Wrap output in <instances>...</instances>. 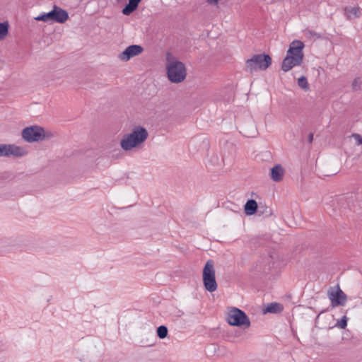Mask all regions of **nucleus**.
Masks as SVG:
<instances>
[{"label": "nucleus", "instance_id": "obj_1", "mask_svg": "<svg viewBox=\"0 0 362 362\" xmlns=\"http://www.w3.org/2000/svg\"><path fill=\"white\" fill-rule=\"evenodd\" d=\"M165 67L170 82L178 84L186 79L187 71L185 64L170 50L165 54Z\"/></svg>", "mask_w": 362, "mask_h": 362}, {"label": "nucleus", "instance_id": "obj_2", "mask_svg": "<svg viewBox=\"0 0 362 362\" xmlns=\"http://www.w3.org/2000/svg\"><path fill=\"white\" fill-rule=\"evenodd\" d=\"M305 45L300 40H293L287 50L286 56L283 59L281 69L287 72L293 67L301 64L303 60V48Z\"/></svg>", "mask_w": 362, "mask_h": 362}, {"label": "nucleus", "instance_id": "obj_3", "mask_svg": "<svg viewBox=\"0 0 362 362\" xmlns=\"http://www.w3.org/2000/svg\"><path fill=\"white\" fill-rule=\"evenodd\" d=\"M148 136V132L144 127L136 126L131 133L124 135L120 141L121 148L125 151L136 148L146 140Z\"/></svg>", "mask_w": 362, "mask_h": 362}, {"label": "nucleus", "instance_id": "obj_4", "mask_svg": "<svg viewBox=\"0 0 362 362\" xmlns=\"http://www.w3.org/2000/svg\"><path fill=\"white\" fill-rule=\"evenodd\" d=\"M272 62V58L269 54H255L246 60L245 71L250 74L257 70L264 71L271 66Z\"/></svg>", "mask_w": 362, "mask_h": 362}, {"label": "nucleus", "instance_id": "obj_5", "mask_svg": "<svg viewBox=\"0 0 362 362\" xmlns=\"http://www.w3.org/2000/svg\"><path fill=\"white\" fill-rule=\"evenodd\" d=\"M22 138L28 143H33L45 139H48L53 136L51 132H45V129L38 125L27 127L22 130Z\"/></svg>", "mask_w": 362, "mask_h": 362}, {"label": "nucleus", "instance_id": "obj_6", "mask_svg": "<svg viewBox=\"0 0 362 362\" xmlns=\"http://www.w3.org/2000/svg\"><path fill=\"white\" fill-rule=\"evenodd\" d=\"M226 321L232 326L246 328L250 327V320L245 313L235 307L231 308L228 312Z\"/></svg>", "mask_w": 362, "mask_h": 362}, {"label": "nucleus", "instance_id": "obj_7", "mask_svg": "<svg viewBox=\"0 0 362 362\" xmlns=\"http://www.w3.org/2000/svg\"><path fill=\"white\" fill-rule=\"evenodd\" d=\"M203 284L205 289L209 292L215 291L218 285L216 281L214 262L212 259H209L203 269L202 273Z\"/></svg>", "mask_w": 362, "mask_h": 362}, {"label": "nucleus", "instance_id": "obj_8", "mask_svg": "<svg viewBox=\"0 0 362 362\" xmlns=\"http://www.w3.org/2000/svg\"><path fill=\"white\" fill-rule=\"evenodd\" d=\"M328 298L331 301L332 307L344 305L346 301V295L342 291L339 286L331 287L327 292Z\"/></svg>", "mask_w": 362, "mask_h": 362}, {"label": "nucleus", "instance_id": "obj_9", "mask_svg": "<svg viewBox=\"0 0 362 362\" xmlns=\"http://www.w3.org/2000/svg\"><path fill=\"white\" fill-rule=\"evenodd\" d=\"M144 51L142 46L139 45H131L128 46L123 52H122L118 57L123 62H127L132 58L141 54Z\"/></svg>", "mask_w": 362, "mask_h": 362}, {"label": "nucleus", "instance_id": "obj_10", "mask_svg": "<svg viewBox=\"0 0 362 362\" xmlns=\"http://www.w3.org/2000/svg\"><path fill=\"white\" fill-rule=\"evenodd\" d=\"M54 22L58 23H64L69 19L68 12L54 5L53 6Z\"/></svg>", "mask_w": 362, "mask_h": 362}, {"label": "nucleus", "instance_id": "obj_11", "mask_svg": "<svg viewBox=\"0 0 362 362\" xmlns=\"http://www.w3.org/2000/svg\"><path fill=\"white\" fill-rule=\"evenodd\" d=\"M7 157L13 156L16 158H20L27 155L28 151L23 147L16 146L15 144H8Z\"/></svg>", "mask_w": 362, "mask_h": 362}, {"label": "nucleus", "instance_id": "obj_12", "mask_svg": "<svg viewBox=\"0 0 362 362\" xmlns=\"http://www.w3.org/2000/svg\"><path fill=\"white\" fill-rule=\"evenodd\" d=\"M241 133L247 137H255L257 134V129L252 122L244 125L241 128Z\"/></svg>", "mask_w": 362, "mask_h": 362}, {"label": "nucleus", "instance_id": "obj_13", "mask_svg": "<svg viewBox=\"0 0 362 362\" xmlns=\"http://www.w3.org/2000/svg\"><path fill=\"white\" fill-rule=\"evenodd\" d=\"M344 15L349 21L358 18L361 16V12L359 7H349L344 8Z\"/></svg>", "mask_w": 362, "mask_h": 362}, {"label": "nucleus", "instance_id": "obj_14", "mask_svg": "<svg viewBox=\"0 0 362 362\" xmlns=\"http://www.w3.org/2000/svg\"><path fill=\"white\" fill-rule=\"evenodd\" d=\"M284 170L281 165H276L271 169V178L274 182H280L283 179Z\"/></svg>", "mask_w": 362, "mask_h": 362}, {"label": "nucleus", "instance_id": "obj_15", "mask_svg": "<svg viewBox=\"0 0 362 362\" xmlns=\"http://www.w3.org/2000/svg\"><path fill=\"white\" fill-rule=\"evenodd\" d=\"M257 207V203L255 199H249L244 206L245 213L248 216L253 215L256 213Z\"/></svg>", "mask_w": 362, "mask_h": 362}, {"label": "nucleus", "instance_id": "obj_16", "mask_svg": "<svg viewBox=\"0 0 362 362\" xmlns=\"http://www.w3.org/2000/svg\"><path fill=\"white\" fill-rule=\"evenodd\" d=\"M284 309V307L281 304L278 303H272L268 304L267 308L264 310V313H279L281 312Z\"/></svg>", "mask_w": 362, "mask_h": 362}, {"label": "nucleus", "instance_id": "obj_17", "mask_svg": "<svg viewBox=\"0 0 362 362\" xmlns=\"http://www.w3.org/2000/svg\"><path fill=\"white\" fill-rule=\"evenodd\" d=\"M9 24L8 21L0 23V40L5 39L8 33Z\"/></svg>", "mask_w": 362, "mask_h": 362}, {"label": "nucleus", "instance_id": "obj_18", "mask_svg": "<svg viewBox=\"0 0 362 362\" xmlns=\"http://www.w3.org/2000/svg\"><path fill=\"white\" fill-rule=\"evenodd\" d=\"M138 6L128 2L122 8V13L125 16H129L137 9Z\"/></svg>", "mask_w": 362, "mask_h": 362}, {"label": "nucleus", "instance_id": "obj_19", "mask_svg": "<svg viewBox=\"0 0 362 362\" xmlns=\"http://www.w3.org/2000/svg\"><path fill=\"white\" fill-rule=\"evenodd\" d=\"M298 85L299 86V87L305 90H307L309 88L307 78L305 76H301L300 78H298Z\"/></svg>", "mask_w": 362, "mask_h": 362}, {"label": "nucleus", "instance_id": "obj_20", "mask_svg": "<svg viewBox=\"0 0 362 362\" xmlns=\"http://www.w3.org/2000/svg\"><path fill=\"white\" fill-rule=\"evenodd\" d=\"M168 330L166 326L160 325V339H164L168 336Z\"/></svg>", "mask_w": 362, "mask_h": 362}, {"label": "nucleus", "instance_id": "obj_21", "mask_svg": "<svg viewBox=\"0 0 362 362\" xmlns=\"http://www.w3.org/2000/svg\"><path fill=\"white\" fill-rule=\"evenodd\" d=\"M8 144H0V157H7Z\"/></svg>", "mask_w": 362, "mask_h": 362}, {"label": "nucleus", "instance_id": "obj_22", "mask_svg": "<svg viewBox=\"0 0 362 362\" xmlns=\"http://www.w3.org/2000/svg\"><path fill=\"white\" fill-rule=\"evenodd\" d=\"M350 137L354 138L356 140V144L360 146L362 144V136L357 133L352 134Z\"/></svg>", "mask_w": 362, "mask_h": 362}, {"label": "nucleus", "instance_id": "obj_23", "mask_svg": "<svg viewBox=\"0 0 362 362\" xmlns=\"http://www.w3.org/2000/svg\"><path fill=\"white\" fill-rule=\"evenodd\" d=\"M337 325L341 329H344L347 326V318L344 316L339 321L337 322Z\"/></svg>", "mask_w": 362, "mask_h": 362}, {"label": "nucleus", "instance_id": "obj_24", "mask_svg": "<svg viewBox=\"0 0 362 362\" xmlns=\"http://www.w3.org/2000/svg\"><path fill=\"white\" fill-rule=\"evenodd\" d=\"M35 19L37 21H43L45 23H49L45 13H42L38 16L35 17Z\"/></svg>", "mask_w": 362, "mask_h": 362}, {"label": "nucleus", "instance_id": "obj_25", "mask_svg": "<svg viewBox=\"0 0 362 362\" xmlns=\"http://www.w3.org/2000/svg\"><path fill=\"white\" fill-rule=\"evenodd\" d=\"M361 86V81L359 78H355L354 81L352 83V88L354 90H357L360 88Z\"/></svg>", "mask_w": 362, "mask_h": 362}, {"label": "nucleus", "instance_id": "obj_26", "mask_svg": "<svg viewBox=\"0 0 362 362\" xmlns=\"http://www.w3.org/2000/svg\"><path fill=\"white\" fill-rule=\"evenodd\" d=\"M45 13L47 15V18L48 20V22L54 23L53 8L50 11Z\"/></svg>", "mask_w": 362, "mask_h": 362}, {"label": "nucleus", "instance_id": "obj_27", "mask_svg": "<svg viewBox=\"0 0 362 362\" xmlns=\"http://www.w3.org/2000/svg\"><path fill=\"white\" fill-rule=\"evenodd\" d=\"M206 1L210 5L216 6L218 4L219 0H206Z\"/></svg>", "mask_w": 362, "mask_h": 362}, {"label": "nucleus", "instance_id": "obj_28", "mask_svg": "<svg viewBox=\"0 0 362 362\" xmlns=\"http://www.w3.org/2000/svg\"><path fill=\"white\" fill-rule=\"evenodd\" d=\"M141 1V0H129L128 2L136 6H139V3Z\"/></svg>", "mask_w": 362, "mask_h": 362}, {"label": "nucleus", "instance_id": "obj_29", "mask_svg": "<svg viewBox=\"0 0 362 362\" xmlns=\"http://www.w3.org/2000/svg\"><path fill=\"white\" fill-rule=\"evenodd\" d=\"M11 175L9 174L8 173H4L1 175V177L3 179H8V178H11Z\"/></svg>", "mask_w": 362, "mask_h": 362}, {"label": "nucleus", "instance_id": "obj_30", "mask_svg": "<svg viewBox=\"0 0 362 362\" xmlns=\"http://www.w3.org/2000/svg\"><path fill=\"white\" fill-rule=\"evenodd\" d=\"M169 122L167 121L166 122V124H163V126H164V130L168 132L169 131Z\"/></svg>", "mask_w": 362, "mask_h": 362}, {"label": "nucleus", "instance_id": "obj_31", "mask_svg": "<svg viewBox=\"0 0 362 362\" xmlns=\"http://www.w3.org/2000/svg\"><path fill=\"white\" fill-rule=\"evenodd\" d=\"M308 142L309 143H312L313 141V133H310L309 135H308Z\"/></svg>", "mask_w": 362, "mask_h": 362}, {"label": "nucleus", "instance_id": "obj_32", "mask_svg": "<svg viewBox=\"0 0 362 362\" xmlns=\"http://www.w3.org/2000/svg\"><path fill=\"white\" fill-rule=\"evenodd\" d=\"M141 342L143 344H142L143 346H152V345H153L155 344V342H153V343H145V342H143V341H141Z\"/></svg>", "mask_w": 362, "mask_h": 362}, {"label": "nucleus", "instance_id": "obj_33", "mask_svg": "<svg viewBox=\"0 0 362 362\" xmlns=\"http://www.w3.org/2000/svg\"><path fill=\"white\" fill-rule=\"evenodd\" d=\"M156 334H157V335L158 336V327H156Z\"/></svg>", "mask_w": 362, "mask_h": 362}]
</instances>
